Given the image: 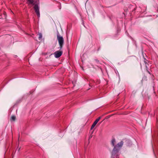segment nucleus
Here are the masks:
<instances>
[{"label":"nucleus","instance_id":"nucleus-3","mask_svg":"<svg viewBox=\"0 0 158 158\" xmlns=\"http://www.w3.org/2000/svg\"><path fill=\"white\" fill-rule=\"evenodd\" d=\"M57 39L58 41L60 46V50L62 48L64 44V39L62 36L58 34L57 35Z\"/></svg>","mask_w":158,"mask_h":158},{"label":"nucleus","instance_id":"nucleus-12","mask_svg":"<svg viewBox=\"0 0 158 158\" xmlns=\"http://www.w3.org/2000/svg\"><path fill=\"white\" fill-rule=\"evenodd\" d=\"M102 122H101V123H99L98 124V125H100V124L102 123Z\"/></svg>","mask_w":158,"mask_h":158},{"label":"nucleus","instance_id":"nucleus-10","mask_svg":"<svg viewBox=\"0 0 158 158\" xmlns=\"http://www.w3.org/2000/svg\"><path fill=\"white\" fill-rule=\"evenodd\" d=\"M98 123V122L95 120V121L93 123V124L96 125Z\"/></svg>","mask_w":158,"mask_h":158},{"label":"nucleus","instance_id":"nucleus-7","mask_svg":"<svg viewBox=\"0 0 158 158\" xmlns=\"http://www.w3.org/2000/svg\"><path fill=\"white\" fill-rule=\"evenodd\" d=\"M16 117L14 116H12L11 118V120H12L13 121H15V120Z\"/></svg>","mask_w":158,"mask_h":158},{"label":"nucleus","instance_id":"nucleus-14","mask_svg":"<svg viewBox=\"0 0 158 158\" xmlns=\"http://www.w3.org/2000/svg\"><path fill=\"white\" fill-rule=\"evenodd\" d=\"M92 137V136H90V137H89V138H91Z\"/></svg>","mask_w":158,"mask_h":158},{"label":"nucleus","instance_id":"nucleus-4","mask_svg":"<svg viewBox=\"0 0 158 158\" xmlns=\"http://www.w3.org/2000/svg\"><path fill=\"white\" fill-rule=\"evenodd\" d=\"M63 53L62 51H56L54 53V56L56 58H58Z\"/></svg>","mask_w":158,"mask_h":158},{"label":"nucleus","instance_id":"nucleus-9","mask_svg":"<svg viewBox=\"0 0 158 158\" xmlns=\"http://www.w3.org/2000/svg\"><path fill=\"white\" fill-rule=\"evenodd\" d=\"M101 117H99L98 118H97L96 120L98 122L99 120H100V119H101Z\"/></svg>","mask_w":158,"mask_h":158},{"label":"nucleus","instance_id":"nucleus-1","mask_svg":"<svg viewBox=\"0 0 158 158\" xmlns=\"http://www.w3.org/2000/svg\"><path fill=\"white\" fill-rule=\"evenodd\" d=\"M123 144V142L121 141L114 146L112 152L111 158H119V153L118 152Z\"/></svg>","mask_w":158,"mask_h":158},{"label":"nucleus","instance_id":"nucleus-6","mask_svg":"<svg viewBox=\"0 0 158 158\" xmlns=\"http://www.w3.org/2000/svg\"><path fill=\"white\" fill-rule=\"evenodd\" d=\"M38 35H39L38 38L39 40H41L42 37V34L41 33H39L38 34Z\"/></svg>","mask_w":158,"mask_h":158},{"label":"nucleus","instance_id":"nucleus-8","mask_svg":"<svg viewBox=\"0 0 158 158\" xmlns=\"http://www.w3.org/2000/svg\"><path fill=\"white\" fill-rule=\"evenodd\" d=\"M95 126V125L93 123L91 127L90 130H92L94 128Z\"/></svg>","mask_w":158,"mask_h":158},{"label":"nucleus","instance_id":"nucleus-2","mask_svg":"<svg viewBox=\"0 0 158 158\" xmlns=\"http://www.w3.org/2000/svg\"><path fill=\"white\" fill-rule=\"evenodd\" d=\"M27 3L29 6L31 7L32 6H34L33 8L38 17H40L39 3L34 0H27Z\"/></svg>","mask_w":158,"mask_h":158},{"label":"nucleus","instance_id":"nucleus-5","mask_svg":"<svg viewBox=\"0 0 158 158\" xmlns=\"http://www.w3.org/2000/svg\"><path fill=\"white\" fill-rule=\"evenodd\" d=\"M115 142V140L114 138H113L111 141V144L113 146H114Z\"/></svg>","mask_w":158,"mask_h":158},{"label":"nucleus","instance_id":"nucleus-11","mask_svg":"<svg viewBox=\"0 0 158 158\" xmlns=\"http://www.w3.org/2000/svg\"><path fill=\"white\" fill-rule=\"evenodd\" d=\"M94 61L97 62H99V61L98 60H95Z\"/></svg>","mask_w":158,"mask_h":158},{"label":"nucleus","instance_id":"nucleus-16","mask_svg":"<svg viewBox=\"0 0 158 158\" xmlns=\"http://www.w3.org/2000/svg\"><path fill=\"white\" fill-rule=\"evenodd\" d=\"M110 117V116H109V118Z\"/></svg>","mask_w":158,"mask_h":158},{"label":"nucleus","instance_id":"nucleus-13","mask_svg":"<svg viewBox=\"0 0 158 158\" xmlns=\"http://www.w3.org/2000/svg\"><path fill=\"white\" fill-rule=\"evenodd\" d=\"M20 148H19V150H18V151H19V150H20Z\"/></svg>","mask_w":158,"mask_h":158},{"label":"nucleus","instance_id":"nucleus-15","mask_svg":"<svg viewBox=\"0 0 158 158\" xmlns=\"http://www.w3.org/2000/svg\"><path fill=\"white\" fill-rule=\"evenodd\" d=\"M93 131H93V132H92V133H93Z\"/></svg>","mask_w":158,"mask_h":158}]
</instances>
